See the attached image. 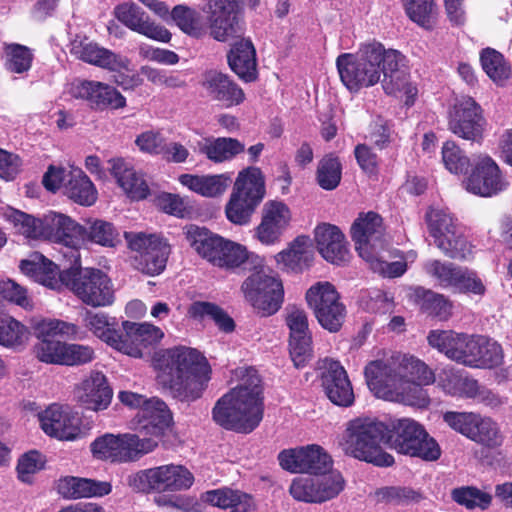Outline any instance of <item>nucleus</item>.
<instances>
[{"label":"nucleus","mask_w":512,"mask_h":512,"mask_svg":"<svg viewBox=\"0 0 512 512\" xmlns=\"http://www.w3.org/2000/svg\"><path fill=\"white\" fill-rule=\"evenodd\" d=\"M123 331L119 332L114 349L135 358H141L143 349L147 348L141 341L140 332L137 331V323L124 321Z\"/></svg>","instance_id":"nucleus-48"},{"label":"nucleus","mask_w":512,"mask_h":512,"mask_svg":"<svg viewBox=\"0 0 512 512\" xmlns=\"http://www.w3.org/2000/svg\"><path fill=\"white\" fill-rule=\"evenodd\" d=\"M84 226L78 224L71 217L49 212L43 217V237L50 241L62 244L66 251H62L69 262L78 264L79 248L83 244Z\"/></svg>","instance_id":"nucleus-14"},{"label":"nucleus","mask_w":512,"mask_h":512,"mask_svg":"<svg viewBox=\"0 0 512 512\" xmlns=\"http://www.w3.org/2000/svg\"><path fill=\"white\" fill-rule=\"evenodd\" d=\"M57 490L68 499L101 497L111 492V484L87 478L65 477L59 480Z\"/></svg>","instance_id":"nucleus-33"},{"label":"nucleus","mask_w":512,"mask_h":512,"mask_svg":"<svg viewBox=\"0 0 512 512\" xmlns=\"http://www.w3.org/2000/svg\"><path fill=\"white\" fill-rule=\"evenodd\" d=\"M317 249L322 257L333 264H341L349 259L345 237L338 227L322 224L315 229Z\"/></svg>","instance_id":"nucleus-28"},{"label":"nucleus","mask_w":512,"mask_h":512,"mask_svg":"<svg viewBox=\"0 0 512 512\" xmlns=\"http://www.w3.org/2000/svg\"><path fill=\"white\" fill-rule=\"evenodd\" d=\"M83 325L96 337L112 348L120 331L116 330V321L103 312L86 310L82 317Z\"/></svg>","instance_id":"nucleus-42"},{"label":"nucleus","mask_w":512,"mask_h":512,"mask_svg":"<svg viewBox=\"0 0 512 512\" xmlns=\"http://www.w3.org/2000/svg\"><path fill=\"white\" fill-rule=\"evenodd\" d=\"M43 431L60 440H73L80 433V419L68 406L52 404L39 413Z\"/></svg>","instance_id":"nucleus-22"},{"label":"nucleus","mask_w":512,"mask_h":512,"mask_svg":"<svg viewBox=\"0 0 512 512\" xmlns=\"http://www.w3.org/2000/svg\"><path fill=\"white\" fill-rule=\"evenodd\" d=\"M194 482L193 474L182 465H163L140 471L128 477L134 490L181 491L189 489Z\"/></svg>","instance_id":"nucleus-12"},{"label":"nucleus","mask_w":512,"mask_h":512,"mask_svg":"<svg viewBox=\"0 0 512 512\" xmlns=\"http://www.w3.org/2000/svg\"><path fill=\"white\" fill-rule=\"evenodd\" d=\"M240 382L219 398L213 407L216 424L238 433H250L263 418L261 379L256 370H239Z\"/></svg>","instance_id":"nucleus-2"},{"label":"nucleus","mask_w":512,"mask_h":512,"mask_svg":"<svg viewBox=\"0 0 512 512\" xmlns=\"http://www.w3.org/2000/svg\"><path fill=\"white\" fill-rule=\"evenodd\" d=\"M5 216L17 232L25 237L34 239L43 237V218L37 219L15 209L8 210Z\"/></svg>","instance_id":"nucleus-54"},{"label":"nucleus","mask_w":512,"mask_h":512,"mask_svg":"<svg viewBox=\"0 0 512 512\" xmlns=\"http://www.w3.org/2000/svg\"><path fill=\"white\" fill-rule=\"evenodd\" d=\"M111 172L120 187L133 200H142L149 194V188L142 175L121 158L110 160Z\"/></svg>","instance_id":"nucleus-35"},{"label":"nucleus","mask_w":512,"mask_h":512,"mask_svg":"<svg viewBox=\"0 0 512 512\" xmlns=\"http://www.w3.org/2000/svg\"><path fill=\"white\" fill-rule=\"evenodd\" d=\"M384 227L379 214L369 211L360 213L351 226V237L356 250L363 259H370V254L382 247Z\"/></svg>","instance_id":"nucleus-21"},{"label":"nucleus","mask_w":512,"mask_h":512,"mask_svg":"<svg viewBox=\"0 0 512 512\" xmlns=\"http://www.w3.org/2000/svg\"><path fill=\"white\" fill-rule=\"evenodd\" d=\"M341 164L337 157L327 155L320 160L317 168V181L325 190L335 189L341 180Z\"/></svg>","instance_id":"nucleus-57"},{"label":"nucleus","mask_w":512,"mask_h":512,"mask_svg":"<svg viewBox=\"0 0 512 512\" xmlns=\"http://www.w3.org/2000/svg\"><path fill=\"white\" fill-rule=\"evenodd\" d=\"M26 337L25 327L13 318L0 320V344L6 347L20 345Z\"/></svg>","instance_id":"nucleus-63"},{"label":"nucleus","mask_w":512,"mask_h":512,"mask_svg":"<svg viewBox=\"0 0 512 512\" xmlns=\"http://www.w3.org/2000/svg\"><path fill=\"white\" fill-rule=\"evenodd\" d=\"M476 379L454 370H444L438 376V385L451 396L469 398Z\"/></svg>","instance_id":"nucleus-45"},{"label":"nucleus","mask_w":512,"mask_h":512,"mask_svg":"<svg viewBox=\"0 0 512 512\" xmlns=\"http://www.w3.org/2000/svg\"><path fill=\"white\" fill-rule=\"evenodd\" d=\"M379 501L394 505H409L419 502L421 494L408 487H384L376 491Z\"/></svg>","instance_id":"nucleus-60"},{"label":"nucleus","mask_w":512,"mask_h":512,"mask_svg":"<svg viewBox=\"0 0 512 512\" xmlns=\"http://www.w3.org/2000/svg\"><path fill=\"white\" fill-rule=\"evenodd\" d=\"M369 263L370 268L380 275L389 278H395L403 275L407 269L405 261L387 262L384 255H379L376 251L370 254V259H364Z\"/></svg>","instance_id":"nucleus-64"},{"label":"nucleus","mask_w":512,"mask_h":512,"mask_svg":"<svg viewBox=\"0 0 512 512\" xmlns=\"http://www.w3.org/2000/svg\"><path fill=\"white\" fill-rule=\"evenodd\" d=\"M470 368L492 369L503 362L504 353L501 345L488 337L475 336L472 347Z\"/></svg>","instance_id":"nucleus-40"},{"label":"nucleus","mask_w":512,"mask_h":512,"mask_svg":"<svg viewBox=\"0 0 512 512\" xmlns=\"http://www.w3.org/2000/svg\"><path fill=\"white\" fill-rule=\"evenodd\" d=\"M405 57L397 50L385 49L382 43L372 40L362 43L354 54L343 53L336 59L342 83L353 92L370 87L380 81L386 93L401 87L403 74L399 66Z\"/></svg>","instance_id":"nucleus-1"},{"label":"nucleus","mask_w":512,"mask_h":512,"mask_svg":"<svg viewBox=\"0 0 512 512\" xmlns=\"http://www.w3.org/2000/svg\"><path fill=\"white\" fill-rule=\"evenodd\" d=\"M186 238L189 244L203 258L211 256L214 248L218 245L220 236L212 234L206 228L190 225L185 228Z\"/></svg>","instance_id":"nucleus-52"},{"label":"nucleus","mask_w":512,"mask_h":512,"mask_svg":"<svg viewBox=\"0 0 512 512\" xmlns=\"http://www.w3.org/2000/svg\"><path fill=\"white\" fill-rule=\"evenodd\" d=\"M128 247L137 253L134 257L135 268L149 276L159 275L166 267L170 246L157 234L144 232H125Z\"/></svg>","instance_id":"nucleus-10"},{"label":"nucleus","mask_w":512,"mask_h":512,"mask_svg":"<svg viewBox=\"0 0 512 512\" xmlns=\"http://www.w3.org/2000/svg\"><path fill=\"white\" fill-rule=\"evenodd\" d=\"M19 267L23 274L50 289L59 290L63 286L62 271L56 264L38 252H34L27 259L22 260Z\"/></svg>","instance_id":"nucleus-30"},{"label":"nucleus","mask_w":512,"mask_h":512,"mask_svg":"<svg viewBox=\"0 0 512 512\" xmlns=\"http://www.w3.org/2000/svg\"><path fill=\"white\" fill-rule=\"evenodd\" d=\"M442 161L445 168L454 174H463L470 167V160L464 152L452 141H447L442 147Z\"/></svg>","instance_id":"nucleus-59"},{"label":"nucleus","mask_w":512,"mask_h":512,"mask_svg":"<svg viewBox=\"0 0 512 512\" xmlns=\"http://www.w3.org/2000/svg\"><path fill=\"white\" fill-rule=\"evenodd\" d=\"M139 423L145 434L155 439L161 436L172 422V415L165 402L159 398H149L138 411Z\"/></svg>","instance_id":"nucleus-31"},{"label":"nucleus","mask_w":512,"mask_h":512,"mask_svg":"<svg viewBox=\"0 0 512 512\" xmlns=\"http://www.w3.org/2000/svg\"><path fill=\"white\" fill-rule=\"evenodd\" d=\"M158 366L161 381L182 402L199 399L210 380L211 368L196 349L179 346L163 351Z\"/></svg>","instance_id":"nucleus-3"},{"label":"nucleus","mask_w":512,"mask_h":512,"mask_svg":"<svg viewBox=\"0 0 512 512\" xmlns=\"http://www.w3.org/2000/svg\"><path fill=\"white\" fill-rule=\"evenodd\" d=\"M228 64L240 78L252 81L256 75V51L249 39H241L233 44L228 55Z\"/></svg>","instance_id":"nucleus-36"},{"label":"nucleus","mask_w":512,"mask_h":512,"mask_svg":"<svg viewBox=\"0 0 512 512\" xmlns=\"http://www.w3.org/2000/svg\"><path fill=\"white\" fill-rule=\"evenodd\" d=\"M229 180V177L224 174L201 176L183 174L179 177L182 185L204 197H216L223 194L228 188Z\"/></svg>","instance_id":"nucleus-41"},{"label":"nucleus","mask_w":512,"mask_h":512,"mask_svg":"<svg viewBox=\"0 0 512 512\" xmlns=\"http://www.w3.org/2000/svg\"><path fill=\"white\" fill-rule=\"evenodd\" d=\"M385 443L400 454L435 461L441 455L437 442L425 428L411 418L392 421L388 426Z\"/></svg>","instance_id":"nucleus-6"},{"label":"nucleus","mask_w":512,"mask_h":512,"mask_svg":"<svg viewBox=\"0 0 512 512\" xmlns=\"http://www.w3.org/2000/svg\"><path fill=\"white\" fill-rule=\"evenodd\" d=\"M265 193V180L259 168L249 167L241 171L225 207L228 220L237 225L249 223Z\"/></svg>","instance_id":"nucleus-8"},{"label":"nucleus","mask_w":512,"mask_h":512,"mask_svg":"<svg viewBox=\"0 0 512 512\" xmlns=\"http://www.w3.org/2000/svg\"><path fill=\"white\" fill-rule=\"evenodd\" d=\"M205 502L231 512H250L255 509L251 495L229 488L207 491L203 495Z\"/></svg>","instance_id":"nucleus-38"},{"label":"nucleus","mask_w":512,"mask_h":512,"mask_svg":"<svg viewBox=\"0 0 512 512\" xmlns=\"http://www.w3.org/2000/svg\"><path fill=\"white\" fill-rule=\"evenodd\" d=\"M69 263L70 266L65 267L61 273L63 285L70 287L86 305L105 307L113 303V285L103 271L93 268L80 270V261L78 264Z\"/></svg>","instance_id":"nucleus-7"},{"label":"nucleus","mask_w":512,"mask_h":512,"mask_svg":"<svg viewBox=\"0 0 512 512\" xmlns=\"http://www.w3.org/2000/svg\"><path fill=\"white\" fill-rule=\"evenodd\" d=\"M462 266L440 260H428L424 264L425 272L432 277L440 287L454 289L459 271Z\"/></svg>","instance_id":"nucleus-51"},{"label":"nucleus","mask_w":512,"mask_h":512,"mask_svg":"<svg viewBox=\"0 0 512 512\" xmlns=\"http://www.w3.org/2000/svg\"><path fill=\"white\" fill-rule=\"evenodd\" d=\"M388 425L370 417H358L346 424L338 445L348 456L376 466L388 467L394 463L392 455L382 451Z\"/></svg>","instance_id":"nucleus-4"},{"label":"nucleus","mask_w":512,"mask_h":512,"mask_svg":"<svg viewBox=\"0 0 512 512\" xmlns=\"http://www.w3.org/2000/svg\"><path fill=\"white\" fill-rule=\"evenodd\" d=\"M158 442L151 437H141L139 434L125 433L117 435L115 462L127 463L139 460L152 452Z\"/></svg>","instance_id":"nucleus-34"},{"label":"nucleus","mask_w":512,"mask_h":512,"mask_svg":"<svg viewBox=\"0 0 512 512\" xmlns=\"http://www.w3.org/2000/svg\"><path fill=\"white\" fill-rule=\"evenodd\" d=\"M452 499L459 505L465 506L467 509H486L490 506L492 496L480 489L472 486H464L455 488L451 492Z\"/></svg>","instance_id":"nucleus-56"},{"label":"nucleus","mask_w":512,"mask_h":512,"mask_svg":"<svg viewBox=\"0 0 512 512\" xmlns=\"http://www.w3.org/2000/svg\"><path fill=\"white\" fill-rule=\"evenodd\" d=\"M64 193L74 202L91 206L97 199V191L88 176L79 168L70 167V175L64 182Z\"/></svg>","instance_id":"nucleus-39"},{"label":"nucleus","mask_w":512,"mask_h":512,"mask_svg":"<svg viewBox=\"0 0 512 512\" xmlns=\"http://www.w3.org/2000/svg\"><path fill=\"white\" fill-rule=\"evenodd\" d=\"M4 52L8 71L21 74L31 68L33 54L28 47L17 43H5Z\"/></svg>","instance_id":"nucleus-53"},{"label":"nucleus","mask_w":512,"mask_h":512,"mask_svg":"<svg viewBox=\"0 0 512 512\" xmlns=\"http://www.w3.org/2000/svg\"><path fill=\"white\" fill-rule=\"evenodd\" d=\"M189 314L195 319L211 318L220 330L227 333L232 332L235 328L233 319L221 307L211 302L196 301L192 303Z\"/></svg>","instance_id":"nucleus-47"},{"label":"nucleus","mask_w":512,"mask_h":512,"mask_svg":"<svg viewBox=\"0 0 512 512\" xmlns=\"http://www.w3.org/2000/svg\"><path fill=\"white\" fill-rule=\"evenodd\" d=\"M245 145L239 140L230 137H219L207 140L201 147V152L215 163H222L233 159L238 154L244 152Z\"/></svg>","instance_id":"nucleus-43"},{"label":"nucleus","mask_w":512,"mask_h":512,"mask_svg":"<svg viewBox=\"0 0 512 512\" xmlns=\"http://www.w3.org/2000/svg\"><path fill=\"white\" fill-rule=\"evenodd\" d=\"M365 378L369 389L378 398L402 402L406 405L426 407L430 403L429 396L420 381H402L392 374V369L380 363H369L365 367Z\"/></svg>","instance_id":"nucleus-5"},{"label":"nucleus","mask_w":512,"mask_h":512,"mask_svg":"<svg viewBox=\"0 0 512 512\" xmlns=\"http://www.w3.org/2000/svg\"><path fill=\"white\" fill-rule=\"evenodd\" d=\"M408 18L426 30L436 23V7L433 0H401Z\"/></svg>","instance_id":"nucleus-46"},{"label":"nucleus","mask_w":512,"mask_h":512,"mask_svg":"<svg viewBox=\"0 0 512 512\" xmlns=\"http://www.w3.org/2000/svg\"><path fill=\"white\" fill-rule=\"evenodd\" d=\"M322 387L328 399L340 407L354 403V391L346 370L338 361H329L322 373Z\"/></svg>","instance_id":"nucleus-25"},{"label":"nucleus","mask_w":512,"mask_h":512,"mask_svg":"<svg viewBox=\"0 0 512 512\" xmlns=\"http://www.w3.org/2000/svg\"><path fill=\"white\" fill-rule=\"evenodd\" d=\"M280 466L292 473L322 474L332 467V459L319 445L283 450L278 455Z\"/></svg>","instance_id":"nucleus-15"},{"label":"nucleus","mask_w":512,"mask_h":512,"mask_svg":"<svg viewBox=\"0 0 512 512\" xmlns=\"http://www.w3.org/2000/svg\"><path fill=\"white\" fill-rule=\"evenodd\" d=\"M71 52L76 58L110 71L127 69L129 61L88 39L75 40Z\"/></svg>","instance_id":"nucleus-27"},{"label":"nucleus","mask_w":512,"mask_h":512,"mask_svg":"<svg viewBox=\"0 0 512 512\" xmlns=\"http://www.w3.org/2000/svg\"><path fill=\"white\" fill-rule=\"evenodd\" d=\"M470 439L488 446H495L501 441L499 427L490 417L476 413Z\"/></svg>","instance_id":"nucleus-55"},{"label":"nucleus","mask_w":512,"mask_h":512,"mask_svg":"<svg viewBox=\"0 0 512 512\" xmlns=\"http://www.w3.org/2000/svg\"><path fill=\"white\" fill-rule=\"evenodd\" d=\"M484 120L480 106L471 98L460 99L450 113L449 129L458 137L477 141L482 136Z\"/></svg>","instance_id":"nucleus-20"},{"label":"nucleus","mask_w":512,"mask_h":512,"mask_svg":"<svg viewBox=\"0 0 512 512\" xmlns=\"http://www.w3.org/2000/svg\"><path fill=\"white\" fill-rule=\"evenodd\" d=\"M306 300L324 329L329 332L340 330L346 316V308L331 283L318 282L311 286L306 292Z\"/></svg>","instance_id":"nucleus-13"},{"label":"nucleus","mask_w":512,"mask_h":512,"mask_svg":"<svg viewBox=\"0 0 512 512\" xmlns=\"http://www.w3.org/2000/svg\"><path fill=\"white\" fill-rule=\"evenodd\" d=\"M116 18L126 27L152 40L168 43L171 33L150 19L147 13L134 3H124L115 8Z\"/></svg>","instance_id":"nucleus-24"},{"label":"nucleus","mask_w":512,"mask_h":512,"mask_svg":"<svg viewBox=\"0 0 512 512\" xmlns=\"http://www.w3.org/2000/svg\"><path fill=\"white\" fill-rule=\"evenodd\" d=\"M291 218V211L284 202L267 201L261 211V222L255 229L256 238L265 245L279 242Z\"/></svg>","instance_id":"nucleus-19"},{"label":"nucleus","mask_w":512,"mask_h":512,"mask_svg":"<svg viewBox=\"0 0 512 512\" xmlns=\"http://www.w3.org/2000/svg\"><path fill=\"white\" fill-rule=\"evenodd\" d=\"M202 86L208 96L226 107L239 105L245 99L243 90L228 75L216 70L204 73Z\"/></svg>","instance_id":"nucleus-29"},{"label":"nucleus","mask_w":512,"mask_h":512,"mask_svg":"<svg viewBox=\"0 0 512 512\" xmlns=\"http://www.w3.org/2000/svg\"><path fill=\"white\" fill-rule=\"evenodd\" d=\"M241 291L245 299L262 316L275 314L283 301L282 282L265 269L249 275L242 283Z\"/></svg>","instance_id":"nucleus-11"},{"label":"nucleus","mask_w":512,"mask_h":512,"mask_svg":"<svg viewBox=\"0 0 512 512\" xmlns=\"http://www.w3.org/2000/svg\"><path fill=\"white\" fill-rule=\"evenodd\" d=\"M474 337L473 335L459 334L450 330H432L427 340L431 347L445 354L449 359L470 367L471 357H473Z\"/></svg>","instance_id":"nucleus-23"},{"label":"nucleus","mask_w":512,"mask_h":512,"mask_svg":"<svg viewBox=\"0 0 512 512\" xmlns=\"http://www.w3.org/2000/svg\"><path fill=\"white\" fill-rule=\"evenodd\" d=\"M171 18L178 28L194 38L205 34L206 24L201 12L186 5H176L171 11Z\"/></svg>","instance_id":"nucleus-44"},{"label":"nucleus","mask_w":512,"mask_h":512,"mask_svg":"<svg viewBox=\"0 0 512 512\" xmlns=\"http://www.w3.org/2000/svg\"><path fill=\"white\" fill-rule=\"evenodd\" d=\"M465 189L477 196L492 197L504 191L508 183L499 167L488 156L479 157L472 173L463 181Z\"/></svg>","instance_id":"nucleus-18"},{"label":"nucleus","mask_w":512,"mask_h":512,"mask_svg":"<svg viewBox=\"0 0 512 512\" xmlns=\"http://www.w3.org/2000/svg\"><path fill=\"white\" fill-rule=\"evenodd\" d=\"M286 324L289 328L290 355L294 365L303 367L312 358V336L308 317L303 309H287Z\"/></svg>","instance_id":"nucleus-17"},{"label":"nucleus","mask_w":512,"mask_h":512,"mask_svg":"<svg viewBox=\"0 0 512 512\" xmlns=\"http://www.w3.org/2000/svg\"><path fill=\"white\" fill-rule=\"evenodd\" d=\"M426 220L436 246L447 257L465 260L471 255V245L465 238L458 220L448 208L431 207L426 213Z\"/></svg>","instance_id":"nucleus-9"},{"label":"nucleus","mask_w":512,"mask_h":512,"mask_svg":"<svg viewBox=\"0 0 512 512\" xmlns=\"http://www.w3.org/2000/svg\"><path fill=\"white\" fill-rule=\"evenodd\" d=\"M75 394L78 401L87 409L100 411L110 405L113 391L108 385L106 376L100 372H94L76 387Z\"/></svg>","instance_id":"nucleus-26"},{"label":"nucleus","mask_w":512,"mask_h":512,"mask_svg":"<svg viewBox=\"0 0 512 512\" xmlns=\"http://www.w3.org/2000/svg\"><path fill=\"white\" fill-rule=\"evenodd\" d=\"M317 504H321L336 498L345 488V480L338 471L322 473L314 477Z\"/></svg>","instance_id":"nucleus-50"},{"label":"nucleus","mask_w":512,"mask_h":512,"mask_svg":"<svg viewBox=\"0 0 512 512\" xmlns=\"http://www.w3.org/2000/svg\"><path fill=\"white\" fill-rule=\"evenodd\" d=\"M83 243L91 241L105 247H114L118 243L119 233L112 223L96 219L84 226Z\"/></svg>","instance_id":"nucleus-49"},{"label":"nucleus","mask_w":512,"mask_h":512,"mask_svg":"<svg viewBox=\"0 0 512 512\" xmlns=\"http://www.w3.org/2000/svg\"><path fill=\"white\" fill-rule=\"evenodd\" d=\"M207 6L210 35L213 39L225 42L243 34L238 5L234 0H210Z\"/></svg>","instance_id":"nucleus-16"},{"label":"nucleus","mask_w":512,"mask_h":512,"mask_svg":"<svg viewBox=\"0 0 512 512\" xmlns=\"http://www.w3.org/2000/svg\"><path fill=\"white\" fill-rule=\"evenodd\" d=\"M480 61L483 70L493 81H501L509 76V68L504 62L502 54L498 51L486 48L481 52Z\"/></svg>","instance_id":"nucleus-58"},{"label":"nucleus","mask_w":512,"mask_h":512,"mask_svg":"<svg viewBox=\"0 0 512 512\" xmlns=\"http://www.w3.org/2000/svg\"><path fill=\"white\" fill-rule=\"evenodd\" d=\"M453 290L459 293L483 296L486 287L475 271L467 267H461Z\"/></svg>","instance_id":"nucleus-61"},{"label":"nucleus","mask_w":512,"mask_h":512,"mask_svg":"<svg viewBox=\"0 0 512 512\" xmlns=\"http://www.w3.org/2000/svg\"><path fill=\"white\" fill-rule=\"evenodd\" d=\"M65 343L58 340L38 341L34 346V352L39 361L48 364L62 365Z\"/></svg>","instance_id":"nucleus-62"},{"label":"nucleus","mask_w":512,"mask_h":512,"mask_svg":"<svg viewBox=\"0 0 512 512\" xmlns=\"http://www.w3.org/2000/svg\"><path fill=\"white\" fill-rule=\"evenodd\" d=\"M313 255L310 239L299 236L287 249L278 253L275 259L278 264H282L287 270L298 272L310 266Z\"/></svg>","instance_id":"nucleus-37"},{"label":"nucleus","mask_w":512,"mask_h":512,"mask_svg":"<svg viewBox=\"0 0 512 512\" xmlns=\"http://www.w3.org/2000/svg\"><path fill=\"white\" fill-rule=\"evenodd\" d=\"M371 363H380L385 368L389 367L392 369V374L401 379V382L414 380L420 383H433L435 381L434 374L428 366L413 356L403 355L388 362L376 360Z\"/></svg>","instance_id":"nucleus-32"}]
</instances>
